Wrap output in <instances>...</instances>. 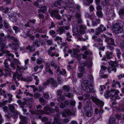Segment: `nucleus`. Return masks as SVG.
Instances as JSON below:
<instances>
[{
  "mask_svg": "<svg viewBox=\"0 0 124 124\" xmlns=\"http://www.w3.org/2000/svg\"><path fill=\"white\" fill-rule=\"evenodd\" d=\"M39 101L41 102V104L43 106H44L46 104V100L42 98H39Z\"/></svg>",
  "mask_w": 124,
  "mask_h": 124,
  "instance_id": "23",
  "label": "nucleus"
},
{
  "mask_svg": "<svg viewBox=\"0 0 124 124\" xmlns=\"http://www.w3.org/2000/svg\"><path fill=\"white\" fill-rule=\"evenodd\" d=\"M76 101L73 100H71L70 102V105L73 106H74L75 105Z\"/></svg>",
  "mask_w": 124,
  "mask_h": 124,
  "instance_id": "50",
  "label": "nucleus"
},
{
  "mask_svg": "<svg viewBox=\"0 0 124 124\" xmlns=\"http://www.w3.org/2000/svg\"><path fill=\"white\" fill-rule=\"evenodd\" d=\"M17 70H19L21 72H22L25 69V68L23 67L20 66L18 65L17 66Z\"/></svg>",
  "mask_w": 124,
  "mask_h": 124,
  "instance_id": "32",
  "label": "nucleus"
},
{
  "mask_svg": "<svg viewBox=\"0 0 124 124\" xmlns=\"http://www.w3.org/2000/svg\"><path fill=\"white\" fill-rule=\"evenodd\" d=\"M76 17L77 19V22L78 24L81 23L82 22V20L81 17V15L80 12H77L76 15Z\"/></svg>",
  "mask_w": 124,
  "mask_h": 124,
  "instance_id": "10",
  "label": "nucleus"
},
{
  "mask_svg": "<svg viewBox=\"0 0 124 124\" xmlns=\"http://www.w3.org/2000/svg\"><path fill=\"white\" fill-rule=\"evenodd\" d=\"M112 54L113 53L112 52H107L106 54L107 58L108 59L112 58Z\"/></svg>",
  "mask_w": 124,
  "mask_h": 124,
  "instance_id": "27",
  "label": "nucleus"
},
{
  "mask_svg": "<svg viewBox=\"0 0 124 124\" xmlns=\"http://www.w3.org/2000/svg\"><path fill=\"white\" fill-rule=\"evenodd\" d=\"M54 121L52 123V124H59L61 123V121L59 118V116H57L56 115H54Z\"/></svg>",
  "mask_w": 124,
  "mask_h": 124,
  "instance_id": "11",
  "label": "nucleus"
},
{
  "mask_svg": "<svg viewBox=\"0 0 124 124\" xmlns=\"http://www.w3.org/2000/svg\"><path fill=\"white\" fill-rule=\"evenodd\" d=\"M58 11H57L54 10L52 11L51 14L54 15L55 16L58 14Z\"/></svg>",
  "mask_w": 124,
  "mask_h": 124,
  "instance_id": "58",
  "label": "nucleus"
},
{
  "mask_svg": "<svg viewBox=\"0 0 124 124\" xmlns=\"http://www.w3.org/2000/svg\"><path fill=\"white\" fill-rule=\"evenodd\" d=\"M16 38L13 36H10L9 35H7L5 36L3 38V40L7 41V39L10 38L11 39L14 40Z\"/></svg>",
  "mask_w": 124,
  "mask_h": 124,
  "instance_id": "21",
  "label": "nucleus"
},
{
  "mask_svg": "<svg viewBox=\"0 0 124 124\" xmlns=\"http://www.w3.org/2000/svg\"><path fill=\"white\" fill-rule=\"evenodd\" d=\"M96 14L97 16L101 18L102 17V13L101 11H97L96 13Z\"/></svg>",
  "mask_w": 124,
  "mask_h": 124,
  "instance_id": "38",
  "label": "nucleus"
},
{
  "mask_svg": "<svg viewBox=\"0 0 124 124\" xmlns=\"http://www.w3.org/2000/svg\"><path fill=\"white\" fill-rule=\"evenodd\" d=\"M110 92L112 93H114V94H111L112 97H114L116 96V95H117L119 93V91L118 90H116L114 89H111L110 91H107V93H106V94H109Z\"/></svg>",
  "mask_w": 124,
  "mask_h": 124,
  "instance_id": "6",
  "label": "nucleus"
},
{
  "mask_svg": "<svg viewBox=\"0 0 124 124\" xmlns=\"http://www.w3.org/2000/svg\"><path fill=\"white\" fill-rule=\"evenodd\" d=\"M120 46L122 49L124 50V40L122 41L120 43Z\"/></svg>",
  "mask_w": 124,
  "mask_h": 124,
  "instance_id": "45",
  "label": "nucleus"
},
{
  "mask_svg": "<svg viewBox=\"0 0 124 124\" xmlns=\"http://www.w3.org/2000/svg\"><path fill=\"white\" fill-rule=\"evenodd\" d=\"M2 42V44L1 46V50H3L5 46H6V43L7 41H3Z\"/></svg>",
  "mask_w": 124,
  "mask_h": 124,
  "instance_id": "29",
  "label": "nucleus"
},
{
  "mask_svg": "<svg viewBox=\"0 0 124 124\" xmlns=\"http://www.w3.org/2000/svg\"><path fill=\"white\" fill-rule=\"evenodd\" d=\"M83 2L84 4L86 6L90 4V3L88 2V0H83Z\"/></svg>",
  "mask_w": 124,
  "mask_h": 124,
  "instance_id": "61",
  "label": "nucleus"
},
{
  "mask_svg": "<svg viewBox=\"0 0 124 124\" xmlns=\"http://www.w3.org/2000/svg\"><path fill=\"white\" fill-rule=\"evenodd\" d=\"M64 26H62L61 27L59 28L57 30V32L59 34H61L64 32L65 30L64 29Z\"/></svg>",
  "mask_w": 124,
  "mask_h": 124,
  "instance_id": "17",
  "label": "nucleus"
},
{
  "mask_svg": "<svg viewBox=\"0 0 124 124\" xmlns=\"http://www.w3.org/2000/svg\"><path fill=\"white\" fill-rule=\"evenodd\" d=\"M117 78L118 79H120L122 78H124V74H120L118 76Z\"/></svg>",
  "mask_w": 124,
  "mask_h": 124,
  "instance_id": "57",
  "label": "nucleus"
},
{
  "mask_svg": "<svg viewBox=\"0 0 124 124\" xmlns=\"http://www.w3.org/2000/svg\"><path fill=\"white\" fill-rule=\"evenodd\" d=\"M82 55V54H74L73 55V56L75 57H76V59L78 60L81 58V55Z\"/></svg>",
  "mask_w": 124,
  "mask_h": 124,
  "instance_id": "39",
  "label": "nucleus"
},
{
  "mask_svg": "<svg viewBox=\"0 0 124 124\" xmlns=\"http://www.w3.org/2000/svg\"><path fill=\"white\" fill-rule=\"evenodd\" d=\"M12 114L10 113H9L5 115V116H6L7 117L9 118H10L12 116Z\"/></svg>",
  "mask_w": 124,
  "mask_h": 124,
  "instance_id": "56",
  "label": "nucleus"
},
{
  "mask_svg": "<svg viewBox=\"0 0 124 124\" xmlns=\"http://www.w3.org/2000/svg\"><path fill=\"white\" fill-rule=\"evenodd\" d=\"M80 29L78 30V27L73 28V31L76 34V36H78L79 35L83 34L85 32V30L86 28L82 25H78Z\"/></svg>",
  "mask_w": 124,
  "mask_h": 124,
  "instance_id": "2",
  "label": "nucleus"
},
{
  "mask_svg": "<svg viewBox=\"0 0 124 124\" xmlns=\"http://www.w3.org/2000/svg\"><path fill=\"white\" fill-rule=\"evenodd\" d=\"M119 14L120 16L122 15H124V9L122 8L120 9L119 12Z\"/></svg>",
  "mask_w": 124,
  "mask_h": 124,
  "instance_id": "42",
  "label": "nucleus"
},
{
  "mask_svg": "<svg viewBox=\"0 0 124 124\" xmlns=\"http://www.w3.org/2000/svg\"><path fill=\"white\" fill-rule=\"evenodd\" d=\"M60 3L58 2L55 1V2L54 4V5L55 7H57L58 6L60 5Z\"/></svg>",
  "mask_w": 124,
  "mask_h": 124,
  "instance_id": "63",
  "label": "nucleus"
},
{
  "mask_svg": "<svg viewBox=\"0 0 124 124\" xmlns=\"http://www.w3.org/2000/svg\"><path fill=\"white\" fill-rule=\"evenodd\" d=\"M13 114V117L14 119H16L18 117V115L19 113V112L17 111H16L15 112L12 113Z\"/></svg>",
  "mask_w": 124,
  "mask_h": 124,
  "instance_id": "40",
  "label": "nucleus"
},
{
  "mask_svg": "<svg viewBox=\"0 0 124 124\" xmlns=\"http://www.w3.org/2000/svg\"><path fill=\"white\" fill-rule=\"evenodd\" d=\"M70 89V87L69 86L65 85L63 86V90L66 92H69Z\"/></svg>",
  "mask_w": 124,
  "mask_h": 124,
  "instance_id": "20",
  "label": "nucleus"
},
{
  "mask_svg": "<svg viewBox=\"0 0 124 124\" xmlns=\"http://www.w3.org/2000/svg\"><path fill=\"white\" fill-rule=\"evenodd\" d=\"M98 28L101 30V32H102L104 31H105L106 30V28L103 25L101 24L100 25Z\"/></svg>",
  "mask_w": 124,
  "mask_h": 124,
  "instance_id": "25",
  "label": "nucleus"
},
{
  "mask_svg": "<svg viewBox=\"0 0 124 124\" xmlns=\"http://www.w3.org/2000/svg\"><path fill=\"white\" fill-rule=\"evenodd\" d=\"M22 75L21 74H19L17 72L15 73L13 75V78L14 81H15L16 80V78L18 80L20 79H22Z\"/></svg>",
  "mask_w": 124,
  "mask_h": 124,
  "instance_id": "7",
  "label": "nucleus"
},
{
  "mask_svg": "<svg viewBox=\"0 0 124 124\" xmlns=\"http://www.w3.org/2000/svg\"><path fill=\"white\" fill-rule=\"evenodd\" d=\"M92 62L91 61H84L83 64L84 66L87 67L88 68H90L91 67Z\"/></svg>",
  "mask_w": 124,
  "mask_h": 124,
  "instance_id": "15",
  "label": "nucleus"
},
{
  "mask_svg": "<svg viewBox=\"0 0 124 124\" xmlns=\"http://www.w3.org/2000/svg\"><path fill=\"white\" fill-rule=\"evenodd\" d=\"M116 119L115 118L112 117L109 120V124H115Z\"/></svg>",
  "mask_w": 124,
  "mask_h": 124,
  "instance_id": "26",
  "label": "nucleus"
},
{
  "mask_svg": "<svg viewBox=\"0 0 124 124\" xmlns=\"http://www.w3.org/2000/svg\"><path fill=\"white\" fill-rule=\"evenodd\" d=\"M5 56H6L7 58H8V60L9 61L11 60L10 57H11L12 58H13L14 57V55L11 54H10L9 53L8 54H7Z\"/></svg>",
  "mask_w": 124,
  "mask_h": 124,
  "instance_id": "31",
  "label": "nucleus"
},
{
  "mask_svg": "<svg viewBox=\"0 0 124 124\" xmlns=\"http://www.w3.org/2000/svg\"><path fill=\"white\" fill-rule=\"evenodd\" d=\"M110 41L111 42V43L108 42L107 43V44L108 45H112L113 46H115L116 45L115 43L114 42V40L113 39H112L111 38H110Z\"/></svg>",
  "mask_w": 124,
  "mask_h": 124,
  "instance_id": "37",
  "label": "nucleus"
},
{
  "mask_svg": "<svg viewBox=\"0 0 124 124\" xmlns=\"http://www.w3.org/2000/svg\"><path fill=\"white\" fill-rule=\"evenodd\" d=\"M8 108L11 112L12 113L17 111L15 109L14 106L12 104L9 105H8Z\"/></svg>",
  "mask_w": 124,
  "mask_h": 124,
  "instance_id": "16",
  "label": "nucleus"
},
{
  "mask_svg": "<svg viewBox=\"0 0 124 124\" xmlns=\"http://www.w3.org/2000/svg\"><path fill=\"white\" fill-rule=\"evenodd\" d=\"M50 83V78L48 79L46 82L44 83L43 84V85L44 86H46L48 85Z\"/></svg>",
  "mask_w": 124,
  "mask_h": 124,
  "instance_id": "59",
  "label": "nucleus"
},
{
  "mask_svg": "<svg viewBox=\"0 0 124 124\" xmlns=\"http://www.w3.org/2000/svg\"><path fill=\"white\" fill-rule=\"evenodd\" d=\"M12 49L14 50L18 49L19 47V44H12Z\"/></svg>",
  "mask_w": 124,
  "mask_h": 124,
  "instance_id": "22",
  "label": "nucleus"
},
{
  "mask_svg": "<svg viewBox=\"0 0 124 124\" xmlns=\"http://www.w3.org/2000/svg\"><path fill=\"white\" fill-rule=\"evenodd\" d=\"M4 27L7 29H8L9 28L8 24L5 21H4Z\"/></svg>",
  "mask_w": 124,
  "mask_h": 124,
  "instance_id": "54",
  "label": "nucleus"
},
{
  "mask_svg": "<svg viewBox=\"0 0 124 124\" xmlns=\"http://www.w3.org/2000/svg\"><path fill=\"white\" fill-rule=\"evenodd\" d=\"M72 38L71 36H70V37H67L66 38V40L68 41L71 42L72 41V39H71Z\"/></svg>",
  "mask_w": 124,
  "mask_h": 124,
  "instance_id": "64",
  "label": "nucleus"
},
{
  "mask_svg": "<svg viewBox=\"0 0 124 124\" xmlns=\"http://www.w3.org/2000/svg\"><path fill=\"white\" fill-rule=\"evenodd\" d=\"M43 95L46 99L47 100H48L49 99V96L48 94L46 93H43Z\"/></svg>",
  "mask_w": 124,
  "mask_h": 124,
  "instance_id": "52",
  "label": "nucleus"
},
{
  "mask_svg": "<svg viewBox=\"0 0 124 124\" xmlns=\"http://www.w3.org/2000/svg\"><path fill=\"white\" fill-rule=\"evenodd\" d=\"M73 55L74 54H77L76 53L79 52H80V50L79 49H73Z\"/></svg>",
  "mask_w": 124,
  "mask_h": 124,
  "instance_id": "51",
  "label": "nucleus"
},
{
  "mask_svg": "<svg viewBox=\"0 0 124 124\" xmlns=\"http://www.w3.org/2000/svg\"><path fill=\"white\" fill-rule=\"evenodd\" d=\"M84 112H85V115L89 117H91L93 114V110H90L89 111H87Z\"/></svg>",
  "mask_w": 124,
  "mask_h": 124,
  "instance_id": "18",
  "label": "nucleus"
},
{
  "mask_svg": "<svg viewBox=\"0 0 124 124\" xmlns=\"http://www.w3.org/2000/svg\"><path fill=\"white\" fill-rule=\"evenodd\" d=\"M35 113L38 114H42L43 113L48 115L50 114V113L48 112L47 111L45 112L43 111H41L39 110H37L36 112Z\"/></svg>",
  "mask_w": 124,
  "mask_h": 124,
  "instance_id": "19",
  "label": "nucleus"
},
{
  "mask_svg": "<svg viewBox=\"0 0 124 124\" xmlns=\"http://www.w3.org/2000/svg\"><path fill=\"white\" fill-rule=\"evenodd\" d=\"M123 28V25L120 23L114 24L112 28L113 31L116 33H121Z\"/></svg>",
  "mask_w": 124,
  "mask_h": 124,
  "instance_id": "3",
  "label": "nucleus"
},
{
  "mask_svg": "<svg viewBox=\"0 0 124 124\" xmlns=\"http://www.w3.org/2000/svg\"><path fill=\"white\" fill-rule=\"evenodd\" d=\"M6 53L7 54H8L10 53V52L7 50H1L0 49V56L2 55L4 53Z\"/></svg>",
  "mask_w": 124,
  "mask_h": 124,
  "instance_id": "35",
  "label": "nucleus"
},
{
  "mask_svg": "<svg viewBox=\"0 0 124 124\" xmlns=\"http://www.w3.org/2000/svg\"><path fill=\"white\" fill-rule=\"evenodd\" d=\"M55 109V111L56 112V115H57V116H59L61 113V112H59V108L57 106H55V109Z\"/></svg>",
  "mask_w": 124,
  "mask_h": 124,
  "instance_id": "28",
  "label": "nucleus"
},
{
  "mask_svg": "<svg viewBox=\"0 0 124 124\" xmlns=\"http://www.w3.org/2000/svg\"><path fill=\"white\" fill-rule=\"evenodd\" d=\"M66 112L67 114L68 115L74 116L75 115V114L74 113H72L70 110L69 109L67 110L66 111Z\"/></svg>",
  "mask_w": 124,
  "mask_h": 124,
  "instance_id": "36",
  "label": "nucleus"
},
{
  "mask_svg": "<svg viewBox=\"0 0 124 124\" xmlns=\"http://www.w3.org/2000/svg\"><path fill=\"white\" fill-rule=\"evenodd\" d=\"M46 66V72H49L51 75L53 74V72L50 68L48 63H47L45 64Z\"/></svg>",
  "mask_w": 124,
  "mask_h": 124,
  "instance_id": "12",
  "label": "nucleus"
},
{
  "mask_svg": "<svg viewBox=\"0 0 124 124\" xmlns=\"http://www.w3.org/2000/svg\"><path fill=\"white\" fill-rule=\"evenodd\" d=\"M79 70L82 72H84L85 71V69L83 67L80 66L79 67Z\"/></svg>",
  "mask_w": 124,
  "mask_h": 124,
  "instance_id": "60",
  "label": "nucleus"
},
{
  "mask_svg": "<svg viewBox=\"0 0 124 124\" xmlns=\"http://www.w3.org/2000/svg\"><path fill=\"white\" fill-rule=\"evenodd\" d=\"M26 48L27 49L29 50L30 52H31L33 51L32 50V47L31 46H27L26 47Z\"/></svg>",
  "mask_w": 124,
  "mask_h": 124,
  "instance_id": "53",
  "label": "nucleus"
},
{
  "mask_svg": "<svg viewBox=\"0 0 124 124\" xmlns=\"http://www.w3.org/2000/svg\"><path fill=\"white\" fill-rule=\"evenodd\" d=\"M84 85L85 87V89L83 90L88 93L93 92L94 91L93 90V86L91 83L90 81L85 80L83 81L82 85Z\"/></svg>",
  "mask_w": 124,
  "mask_h": 124,
  "instance_id": "1",
  "label": "nucleus"
},
{
  "mask_svg": "<svg viewBox=\"0 0 124 124\" xmlns=\"http://www.w3.org/2000/svg\"><path fill=\"white\" fill-rule=\"evenodd\" d=\"M39 40H36L35 41L33 42V46H34L35 45L37 47H39L40 46V45L39 44Z\"/></svg>",
  "mask_w": 124,
  "mask_h": 124,
  "instance_id": "30",
  "label": "nucleus"
},
{
  "mask_svg": "<svg viewBox=\"0 0 124 124\" xmlns=\"http://www.w3.org/2000/svg\"><path fill=\"white\" fill-rule=\"evenodd\" d=\"M19 117L21 119L20 122V124H26L27 123V121L28 119L27 117L20 115Z\"/></svg>",
  "mask_w": 124,
  "mask_h": 124,
  "instance_id": "8",
  "label": "nucleus"
},
{
  "mask_svg": "<svg viewBox=\"0 0 124 124\" xmlns=\"http://www.w3.org/2000/svg\"><path fill=\"white\" fill-rule=\"evenodd\" d=\"M13 29L15 31V33H17L18 32L20 31L19 29L16 26H14L13 27Z\"/></svg>",
  "mask_w": 124,
  "mask_h": 124,
  "instance_id": "41",
  "label": "nucleus"
},
{
  "mask_svg": "<svg viewBox=\"0 0 124 124\" xmlns=\"http://www.w3.org/2000/svg\"><path fill=\"white\" fill-rule=\"evenodd\" d=\"M108 63H109V65L111 66L108 68V72L110 73L111 70L114 71L115 72H116V67L118 65L117 62L116 61H111L108 62Z\"/></svg>",
  "mask_w": 124,
  "mask_h": 124,
  "instance_id": "4",
  "label": "nucleus"
},
{
  "mask_svg": "<svg viewBox=\"0 0 124 124\" xmlns=\"http://www.w3.org/2000/svg\"><path fill=\"white\" fill-rule=\"evenodd\" d=\"M7 59H5V60L4 64V67L6 68L4 69L6 71L7 73L8 72L9 65L8 64V63L7 62Z\"/></svg>",
  "mask_w": 124,
  "mask_h": 124,
  "instance_id": "14",
  "label": "nucleus"
},
{
  "mask_svg": "<svg viewBox=\"0 0 124 124\" xmlns=\"http://www.w3.org/2000/svg\"><path fill=\"white\" fill-rule=\"evenodd\" d=\"M60 40V41L61 42H62V39L61 38L59 37L58 36H57L56 37V38L55 39V41H56L59 40Z\"/></svg>",
  "mask_w": 124,
  "mask_h": 124,
  "instance_id": "62",
  "label": "nucleus"
},
{
  "mask_svg": "<svg viewBox=\"0 0 124 124\" xmlns=\"http://www.w3.org/2000/svg\"><path fill=\"white\" fill-rule=\"evenodd\" d=\"M100 22L99 19H95L93 21V25L95 26H96Z\"/></svg>",
  "mask_w": 124,
  "mask_h": 124,
  "instance_id": "24",
  "label": "nucleus"
},
{
  "mask_svg": "<svg viewBox=\"0 0 124 124\" xmlns=\"http://www.w3.org/2000/svg\"><path fill=\"white\" fill-rule=\"evenodd\" d=\"M108 0H105L102 2V4L103 6L106 5L108 3Z\"/></svg>",
  "mask_w": 124,
  "mask_h": 124,
  "instance_id": "55",
  "label": "nucleus"
},
{
  "mask_svg": "<svg viewBox=\"0 0 124 124\" xmlns=\"http://www.w3.org/2000/svg\"><path fill=\"white\" fill-rule=\"evenodd\" d=\"M8 102L7 100H6L3 101L2 102L0 103V107H2L3 106L6 104Z\"/></svg>",
  "mask_w": 124,
  "mask_h": 124,
  "instance_id": "47",
  "label": "nucleus"
},
{
  "mask_svg": "<svg viewBox=\"0 0 124 124\" xmlns=\"http://www.w3.org/2000/svg\"><path fill=\"white\" fill-rule=\"evenodd\" d=\"M46 42L47 44L48 45H52L53 44V42L52 40H48Z\"/></svg>",
  "mask_w": 124,
  "mask_h": 124,
  "instance_id": "48",
  "label": "nucleus"
},
{
  "mask_svg": "<svg viewBox=\"0 0 124 124\" xmlns=\"http://www.w3.org/2000/svg\"><path fill=\"white\" fill-rule=\"evenodd\" d=\"M50 83L54 87H56L57 86V82L52 78H50Z\"/></svg>",
  "mask_w": 124,
  "mask_h": 124,
  "instance_id": "13",
  "label": "nucleus"
},
{
  "mask_svg": "<svg viewBox=\"0 0 124 124\" xmlns=\"http://www.w3.org/2000/svg\"><path fill=\"white\" fill-rule=\"evenodd\" d=\"M67 2H65V5L66 7H68L69 5L71 4V3L70 2V0H66Z\"/></svg>",
  "mask_w": 124,
  "mask_h": 124,
  "instance_id": "44",
  "label": "nucleus"
},
{
  "mask_svg": "<svg viewBox=\"0 0 124 124\" xmlns=\"http://www.w3.org/2000/svg\"><path fill=\"white\" fill-rule=\"evenodd\" d=\"M84 103L85 106L84 108V111L93 110L91 107V104L90 103V100L88 99H85L84 100Z\"/></svg>",
  "mask_w": 124,
  "mask_h": 124,
  "instance_id": "5",
  "label": "nucleus"
},
{
  "mask_svg": "<svg viewBox=\"0 0 124 124\" xmlns=\"http://www.w3.org/2000/svg\"><path fill=\"white\" fill-rule=\"evenodd\" d=\"M64 96L65 97H67L69 98H70L72 97L73 95L72 94L70 93H65L64 94Z\"/></svg>",
  "mask_w": 124,
  "mask_h": 124,
  "instance_id": "46",
  "label": "nucleus"
},
{
  "mask_svg": "<svg viewBox=\"0 0 124 124\" xmlns=\"http://www.w3.org/2000/svg\"><path fill=\"white\" fill-rule=\"evenodd\" d=\"M93 100L98 105L100 106L101 108H102L103 106L104 103L102 101L96 98H94Z\"/></svg>",
  "mask_w": 124,
  "mask_h": 124,
  "instance_id": "9",
  "label": "nucleus"
},
{
  "mask_svg": "<svg viewBox=\"0 0 124 124\" xmlns=\"http://www.w3.org/2000/svg\"><path fill=\"white\" fill-rule=\"evenodd\" d=\"M101 30H100V29L98 28H97L96 30H95V34L97 35H99L100 33V32H101Z\"/></svg>",
  "mask_w": 124,
  "mask_h": 124,
  "instance_id": "49",
  "label": "nucleus"
},
{
  "mask_svg": "<svg viewBox=\"0 0 124 124\" xmlns=\"http://www.w3.org/2000/svg\"><path fill=\"white\" fill-rule=\"evenodd\" d=\"M116 54L117 56L118 59L120 58L121 55V53L120 52V50L117 49L116 50Z\"/></svg>",
  "mask_w": 124,
  "mask_h": 124,
  "instance_id": "34",
  "label": "nucleus"
},
{
  "mask_svg": "<svg viewBox=\"0 0 124 124\" xmlns=\"http://www.w3.org/2000/svg\"><path fill=\"white\" fill-rule=\"evenodd\" d=\"M6 73L7 72H6ZM7 73H6V74H4L3 72H2L0 74V77H2L3 78H5L7 76Z\"/></svg>",
  "mask_w": 124,
  "mask_h": 124,
  "instance_id": "43",
  "label": "nucleus"
},
{
  "mask_svg": "<svg viewBox=\"0 0 124 124\" xmlns=\"http://www.w3.org/2000/svg\"><path fill=\"white\" fill-rule=\"evenodd\" d=\"M41 12L43 13H45L47 10V7L46 6H41Z\"/></svg>",
  "mask_w": 124,
  "mask_h": 124,
  "instance_id": "33",
  "label": "nucleus"
}]
</instances>
